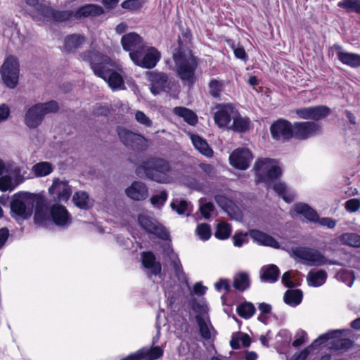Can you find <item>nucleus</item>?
Instances as JSON below:
<instances>
[{
  "mask_svg": "<svg viewBox=\"0 0 360 360\" xmlns=\"http://www.w3.org/2000/svg\"><path fill=\"white\" fill-rule=\"evenodd\" d=\"M54 169V166L49 162H39L32 167V172L37 177H43L50 174Z\"/></svg>",
  "mask_w": 360,
  "mask_h": 360,
  "instance_id": "obj_43",
  "label": "nucleus"
},
{
  "mask_svg": "<svg viewBox=\"0 0 360 360\" xmlns=\"http://www.w3.org/2000/svg\"><path fill=\"white\" fill-rule=\"evenodd\" d=\"M49 193L59 202H65L69 200L71 194V186L66 181H60L56 178L53 181L51 186L49 188Z\"/></svg>",
  "mask_w": 360,
  "mask_h": 360,
  "instance_id": "obj_19",
  "label": "nucleus"
},
{
  "mask_svg": "<svg viewBox=\"0 0 360 360\" xmlns=\"http://www.w3.org/2000/svg\"><path fill=\"white\" fill-rule=\"evenodd\" d=\"M199 167L208 176L213 177L215 175V169L213 165L207 163H201Z\"/></svg>",
  "mask_w": 360,
  "mask_h": 360,
  "instance_id": "obj_64",
  "label": "nucleus"
},
{
  "mask_svg": "<svg viewBox=\"0 0 360 360\" xmlns=\"http://www.w3.org/2000/svg\"><path fill=\"white\" fill-rule=\"evenodd\" d=\"M121 44L125 51L129 53L131 59L132 53L138 54L147 45L143 39L135 32H129L122 36Z\"/></svg>",
  "mask_w": 360,
  "mask_h": 360,
  "instance_id": "obj_18",
  "label": "nucleus"
},
{
  "mask_svg": "<svg viewBox=\"0 0 360 360\" xmlns=\"http://www.w3.org/2000/svg\"><path fill=\"white\" fill-rule=\"evenodd\" d=\"M117 134L122 143L134 150L143 151L148 148L147 140L143 136L121 127H117Z\"/></svg>",
  "mask_w": 360,
  "mask_h": 360,
  "instance_id": "obj_11",
  "label": "nucleus"
},
{
  "mask_svg": "<svg viewBox=\"0 0 360 360\" xmlns=\"http://www.w3.org/2000/svg\"><path fill=\"white\" fill-rule=\"evenodd\" d=\"M79 57L82 61L90 65L96 76L103 75L108 67H112V60L109 56L94 49L82 52Z\"/></svg>",
  "mask_w": 360,
  "mask_h": 360,
  "instance_id": "obj_7",
  "label": "nucleus"
},
{
  "mask_svg": "<svg viewBox=\"0 0 360 360\" xmlns=\"http://www.w3.org/2000/svg\"><path fill=\"white\" fill-rule=\"evenodd\" d=\"M50 214L54 224L58 226H65L70 221V214L64 206L54 205L50 210Z\"/></svg>",
  "mask_w": 360,
  "mask_h": 360,
  "instance_id": "obj_26",
  "label": "nucleus"
},
{
  "mask_svg": "<svg viewBox=\"0 0 360 360\" xmlns=\"http://www.w3.org/2000/svg\"><path fill=\"white\" fill-rule=\"evenodd\" d=\"M143 266L148 269L147 275L149 278L153 276L161 275L162 266L160 262L156 261L155 256L151 252H143L141 254Z\"/></svg>",
  "mask_w": 360,
  "mask_h": 360,
  "instance_id": "obj_21",
  "label": "nucleus"
},
{
  "mask_svg": "<svg viewBox=\"0 0 360 360\" xmlns=\"http://www.w3.org/2000/svg\"><path fill=\"white\" fill-rule=\"evenodd\" d=\"M127 195L134 200H143L148 196V188L141 181H134L125 190Z\"/></svg>",
  "mask_w": 360,
  "mask_h": 360,
  "instance_id": "obj_25",
  "label": "nucleus"
},
{
  "mask_svg": "<svg viewBox=\"0 0 360 360\" xmlns=\"http://www.w3.org/2000/svg\"><path fill=\"white\" fill-rule=\"evenodd\" d=\"M168 193L166 191H162L159 194L154 195L150 198V202L153 206L161 207L167 200Z\"/></svg>",
  "mask_w": 360,
  "mask_h": 360,
  "instance_id": "obj_52",
  "label": "nucleus"
},
{
  "mask_svg": "<svg viewBox=\"0 0 360 360\" xmlns=\"http://www.w3.org/2000/svg\"><path fill=\"white\" fill-rule=\"evenodd\" d=\"M30 14L34 20L57 23L70 20L72 13L68 11L56 10L43 3L37 11H31Z\"/></svg>",
  "mask_w": 360,
  "mask_h": 360,
  "instance_id": "obj_8",
  "label": "nucleus"
},
{
  "mask_svg": "<svg viewBox=\"0 0 360 360\" xmlns=\"http://www.w3.org/2000/svg\"><path fill=\"white\" fill-rule=\"evenodd\" d=\"M345 207L349 212H356L360 209V199H349L345 202Z\"/></svg>",
  "mask_w": 360,
  "mask_h": 360,
  "instance_id": "obj_55",
  "label": "nucleus"
},
{
  "mask_svg": "<svg viewBox=\"0 0 360 360\" xmlns=\"http://www.w3.org/2000/svg\"><path fill=\"white\" fill-rule=\"evenodd\" d=\"M170 264L172 265L175 276L177 277H180L181 274H184L183 267L181 264L180 259L179 257L173 259L170 262Z\"/></svg>",
  "mask_w": 360,
  "mask_h": 360,
  "instance_id": "obj_62",
  "label": "nucleus"
},
{
  "mask_svg": "<svg viewBox=\"0 0 360 360\" xmlns=\"http://www.w3.org/2000/svg\"><path fill=\"white\" fill-rule=\"evenodd\" d=\"M294 257L301 259L309 266H323L324 264L341 265L338 261L327 259L319 250L309 247L297 246L291 248Z\"/></svg>",
  "mask_w": 360,
  "mask_h": 360,
  "instance_id": "obj_5",
  "label": "nucleus"
},
{
  "mask_svg": "<svg viewBox=\"0 0 360 360\" xmlns=\"http://www.w3.org/2000/svg\"><path fill=\"white\" fill-rule=\"evenodd\" d=\"M121 6L129 11H139L142 8L143 4L140 0H125L121 4Z\"/></svg>",
  "mask_w": 360,
  "mask_h": 360,
  "instance_id": "obj_54",
  "label": "nucleus"
},
{
  "mask_svg": "<svg viewBox=\"0 0 360 360\" xmlns=\"http://www.w3.org/2000/svg\"><path fill=\"white\" fill-rule=\"evenodd\" d=\"M250 124V120L248 117H243L236 112L233 117V123L228 127V129L236 132H245L249 129Z\"/></svg>",
  "mask_w": 360,
  "mask_h": 360,
  "instance_id": "obj_35",
  "label": "nucleus"
},
{
  "mask_svg": "<svg viewBox=\"0 0 360 360\" xmlns=\"http://www.w3.org/2000/svg\"><path fill=\"white\" fill-rule=\"evenodd\" d=\"M72 13L71 19L72 18L80 20L88 17L99 16L103 13V9L101 6L95 4H86L79 7L75 11H68Z\"/></svg>",
  "mask_w": 360,
  "mask_h": 360,
  "instance_id": "obj_23",
  "label": "nucleus"
},
{
  "mask_svg": "<svg viewBox=\"0 0 360 360\" xmlns=\"http://www.w3.org/2000/svg\"><path fill=\"white\" fill-rule=\"evenodd\" d=\"M173 112L184 119V120L191 126H195L198 123L197 115L191 110L181 106L175 107Z\"/></svg>",
  "mask_w": 360,
  "mask_h": 360,
  "instance_id": "obj_34",
  "label": "nucleus"
},
{
  "mask_svg": "<svg viewBox=\"0 0 360 360\" xmlns=\"http://www.w3.org/2000/svg\"><path fill=\"white\" fill-rule=\"evenodd\" d=\"M209 93L215 98H220L221 93L224 90V83L221 80L212 79L209 83Z\"/></svg>",
  "mask_w": 360,
  "mask_h": 360,
  "instance_id": "obj_47",
  "label": "nucleus"
},
{
  "mask_svg": "<svg viewBox=\"0 0 360 360\" xmlns=\"http://www.w3.org/2000/svg\"><path fill=\"white\" fill-rule=\"evenodd\" d=\"M195 320L199 326L201 337L205 340H210L211 338V333L204 318L200 314H197Z\"/></svg>",
  "mask_w": 360,
  "mask_h": 360,
  "instance_id": "obj_50",
  "label": "nucleus"
},
{
  "mask_svg": "<svg viewBox=\"0 0 360 360\" xmlns=\"http://www.w3.org/2000/svg\"><path fill=\"white\" fill-rule=\"evenodd\" d=\"M235 114H236V111L234 108L230 105H226L221 107L214 113V120L219 128L226 127L228 129Z\"/></svg>",
  "mask_w": 360,
  "mask_h": 360,
  "instance_id": "obj_22",
  "label": "nucleus"
},
{
  "mask_svg": "<svg viewBox=\"0 0 360 360\" xmlns=\"http://www.w3.org/2000/svg\"><path fill=\"white\" fill-rule=\"evenodd\" d=\"M338 60L344 65L352 68L360 67V54L350 52L337 53Z\"/></svg>",
  "mask_w": 360,
  "mask_h": 360,
  "instance_id": "obj_33",
  "label": "nucleus"
},
{
  "mask_svg": "<svg viewBox=\"0 0 360 360\" xmlns=\"http://www.w3.org/2000/svg\"><path fill=\"white\" fill-rule=\"evenodd\" d=\"M150 81L151 82L150 91L153 95H158L160 92L167 91L169 89V82L166 73L150 72Z\"/></svg>",
  "mask_w": 360,
  "mask_h": 360,
  "instance_id": "obj_20",
  "label": "nucleus"
},
{
  "mask_svg": "<svg viewBox=\"0 0 360 360\" xmlns=\"http://www.w3.org/2000/svg\"><path fill=\"white\" fill-rule=\"evenodd\" d=\"M89 198L87 193L84 191H77L74 194L72 200L77 207L81 209L86 210L89 207Z\"/></svg>",
  "mask_w": 360,
  "mask_h": 360,
  "instance_id": "obj_48",
  "label": "nucleus"
},
{
  "mask_svg": "<svg viewBox=\"0 0 360 360\" xmlns=\"http://www.w3.org/2000/svg\"><path fill=\"white\" fill-rule=\"evenodd\" d=\"M338 238L342 245L360 248V235L356 233H345L341 234Z\"/></svg>",
  "mask_w": 360,
  "mask_h": 360,
  "instance_id": "obj_44",
  "label": "nucleus"
},
{
  "mask_svg": "<svg viewBox=\"0 0 360 360\" xmlns=\"http://www.w3.org/2000/svg\"><path fill=\"white\" fill-rule=\"evenodd\" d=\"M135 119L139 123H140L146 127L152 126V124H153L152 121L142 111L139 110L136 112Z\"/></svg>",
  "mask_w": 360,
  "mask_h": 360,
  "instance_id": "obj_57",
  "label": "nucleus"
},
{
  "mask_svg": "<svg viewBox=\"0 0 360 360\" xmlns=\"http://www.w3.org/2000/svg\"><path fill=\"white\" fill-rule=\"evenodd\" d=\"M36 202V195L27 192H20L13 195L11 200V215L16 221H24L33 214Z\"/></svg>",
  "mask_w": 360,
  "mask_h": 360,
  "instance_id": "obj_3",
  "label": "nucleus"
},
{
  "mask_svg": "<svg viewBox=\"0 0 360 360\" xmlns=\"http://www.w3.org/2000/svg\"><path fill=\"white\" fill-rule=\"evenodd\" d=\"M260 278L262 281L275 283L277 281L280 271L278 267L274 264L264 266L261 269Z\"/></svg>",
  "mask_w": 360,
  "mask_h": 360,
  "instance_id": "obj_31",
  "label": "nucleus"
},
{
  "mask_svg": "<svg viewBox=\"0 0 360 360\" xmlns=\"http://www.w3.org/2000/svg\"><path fill=\"white\" fill-rule=\"evenodd\" d=\"M254 170L257 176V184L259 182L269 183L282 174V170L277 165L276 160L271 158L257 160L254 165Z\"/></svg>",
  "mask_w": 360,
  "mask_h": 360,
  "instance_id": "obj_6",
  "label": "nucleus"
},
{
  "mask_svg": "<svg viewBox=\"0 0 360 360\" xmlns=\"http://www.w3.org/2000/svg\"><path fill=\"white\" fill-rule=\"evenodd\" d=\"M234 288L240 292H243L248 289L250 286V277L248 273L240 272L234 277L233 284Z\"/></svg>",
  "mask_w": 360,
  "mask_h": 360,
  "instance_id": "obj_42",
  "label": "nucleus"
},
{
  "mask_svg": "<svg viewBox=\"0 0 360 360\" xmlns=\"http://www.w3.org/2000/svg\"><path fill=\"white\" fill-rule=\"evenodd\" d=\"M191 34L188 30H182L179 35L177 44L172 49V58L176 76L184 84L192 87L197 80L195 71L198 68L197 58L189 47Z\"/></svg>",
  "mask_w": 360,
  "mask_h": 360,
  "instance_id": "obj_1",
  "label": "nucleus"
},
{
  "mask_svg": "<svg viewBox=\"0 0 360 360\" xmlns=\"http://www.w3.org/2000/svg\"><path fill=\"white\" fill-rule=\"evenodd\" d=\"M338 6L349 13L360 14V0H341L338 2Z\"/></svg>",
  "mask_w": 360,
  "mask_h": 360,
  "instance_id": "obj_46",
  "label": "nucleus"
},
{
  "mask_svg": "<svg viewBox=\"0 0 360 360\" xmlns=\"http://www.w3.org/2000/svg\"><path fill=\"white\" fill-rule=\"evenodd\" d=\"M160 59V53L153 46H146L138 54L132 53L131 60L141 68L152 69Z\"/></svg>",
  "mask_w": 360,
  "mask_h": 360,
  "instance_id": "obj_10",
  "label": "nucleus"
},
{
  "mask_svg": "<svg viewBox=\"0 0 360 360\" xmlns=\"http://www.w3.org/2000/svg\"><path fill=\"white\" fill-rule=\"evenodd\" d=\"M250 236L258 245L278 248V242L271 236L257 229L250 231Z\"/></svg>",
  "mask_w": 360,
  "mask_h": 360,
  "instance_id": "obj_24",
  "label": "nucleus"
},
{
  "mask_svg": "<svg viewBox=\"0 0 360 360\" xmlns=\"http://www.w3.org/2000/svg\"><path fill=\"white\" fill-rule=\"evenodd\" d=\"M214 210V205L212 202H207L202 204L200 207V211L201 214L205 218L209 219L210 217V213Z\"/></svg>",
  "mask_w": 360,
  "mask_h": 360,
  "instance_id": "obj_59",
  "label": "nucleus"
},
{
  "mask_svg": "<svg viewBox=\"0 0 360 360\" xmlns=\"http://www.w3.org/2000/svg\"><path fill=\"white\" fill-rule=\"evenodd\" d=\"M231 48L233 50V53L236 58L242 60L244 62L248 60V56L243 46H235V45L233 44Z\"/></svg>",
  "mask_w": 360,
  "mask_h": 360,
  "instance_id": "obj_56",
  "label": "nucleus"
},
{
  "mask_svg": "<svg viewBox=\"0 0 360 360\" xmlns=\"http://www.w3.org/2000/svg\"><path fill=\"white\" fill-rule=\"evenodd\" d=\"M252 159L251 151L245 148H237L229 155L230 165L240 170H245L248 168Z\"/></svg>",
  "mask_w": 360,
  "mask_h": 360,
  "instance_id": "obj_17",
  "label": "nucleus"
},
{
  "mask_svg": "<svg viewBox=\"0 0 360 360\" xmlns=\"http://www.w3.org/2000/svg\"><path fill=\"white\" fill-rule=\"evenodd\" d=\"M172 170V165L168 160L150 156L143 160L141 165L136 167L135 173L141 179H147L159 184H168L171 181Z\"/></svg>",
  "mask_w": 360,
  "mask_h": 360,
  "instance_id": "obj_2",
  "label": "nucleus"
},
{
  "mask_svg": "<svg viewBox=\"0 0 360 360\" xmlns=\"http://www.w3.org/2000/svg\"><path fill=\"white\" fill-rule=\"evenodd\" d=\"M316 223H319L321 226H326L328 229H333L337 224V221L330 217H319V220H317Z\"/></svg>",
  "mask_w": 360,
  "mask_h": 360,
  "instance_id": "obj_61",
  "label": "nucleus"
},
{
  "mask_svg": "<svg viewBox=\"0 0 360 360\" xmlns=\"http://www.w3.org/2000/svg\"><path fill=\"white\" fill-rule=\"evenodd\" d=\"M58 110V104L53 100L34 104L29 108L25 112V124L30 129H35L42 123L46 114L55 113Z\"/></svg>",
  "mask_w": 360,
  "mask_h": 360,
  "instance_id": "obj_4",
  "label": "nucleus"
},
{
  "mask_svg": "<svg viewBox=\"0 0 360 360\" xmlns=\"http://www.w3.org/2000/svg\"><path fill=\"white\" fill-rule=\"evenodd\" d=\"M233 245L236 247H241L244 243L248 242L246 235H244L242 233H236L233 237Z\"/></svg>",
  "mask_w": 360,
  "mask_h": 360,
  "instance_id": "obj_63",
  "label": "nucleus"
},
{
  "mask_svg": "<svg viewBox=\"0 0 360 360\" xmlns=\"http://www.w3.org/2000/svg\"><path fill=\"white\" fill-rule=\"evenodd\" d=\"M231 233V226L225 223H219L217 224L214 236L220 240H225L229 238Z\"/></svg>",
  "mask_w": 360,
  "mask_h": 360,
  "instance_id": "obj_49",
  "label": "nucleus"
},
{
  "mask_svg": "<svg viewBox=\"0 0 360 360\" xmlns=\"http://www.w3.org/2000/svg\"><path fill=\"white\" fill-rule=\"evenodd\" d=\"M295 113L300 119L311 120L317 122L328 117L330 113V109L326 105H321L297 108Z\"/></svg>",
  "mask_w": 360,
  "mask_h": 360,
  "instance_id": "obj_16",
  "label": "nucleus"
},
{
  "mask_svg": "<svg viewBox=\"0 0 360 360\" xmlns=\"http://www.w3.org/2000/svg\"><path fill=\"white\" fill-rule=\"evenodd\" d=\"M139 224L147 233H152L162 240H167L169 232L155 219L147 214H141L138 217Z\"/></svg>",
  "mask_w": 360,
  "mask_h": 360,
  "instance_id": "obj_14",
  "label": "nucleus"
},
{
  "mask_svg": "<svg viewBox=\"0 0 360 360\" xmlns=\"http://www.w3.org/2000/svg\"><path fill=\"white\" fill-rule=\"evenodd\" d=\"M196 233L201 240H207L211 236L210 226L207 224H199L196 228Z\"/></svg>",
  "mask_w": 360,
  "mask_h": 360,
  "instance_id": "obj_53",
  "label": "nucleus"
},
{
  "mask_svg": "<svg viewBox=\"0 0 360 360\" xmlns=\"http://www.w3.org/2000/svg\"><path fill=\"white\" fill-rule=\"evenodd\" d=\"M20 65L18 60L10 56L4 60L1 70V75L5 85L10 88L14 89L18 83L20 73Z\"/></svg>",
  "mask_w": 360,
  "mask_h": 360,
  "instance_id": "obj_9",
  "label": "nucleus"
},
{
  "mask_svg": "<svg viewBox=\"0 0 360 360\" xmlns=\"http://www.w3.org/2000/svg\"><path fill=\"white\" fill-rule=\"evenodd\" d=\"M294 209L297 214L303 215L309 221L316 223L319 220L318 213L306 203H297Z\"/></svg>",
  "mask_w": 360,
  "mask_h": 360,
  "instance_id": "obj_32",
  "label": "nucleus"
},
{
  "mask_svg": "<svg viewBox=\"0 0 360 360\" xmlns=\"http://www.w3.org/2000/svg\"><path fill=\"white\" fill-rule=\"evenodd\" d=\"M189 306L196 313L200 314L205 311V306L202 302L198 301L193 298L189 301Z\"/></svg>",
  "mask_w": 360,
  "mask_h": 360,
  "instance_id": "obj_58",
  "label": "nucleus"
},
{
  "mask_svg": "<svg viewBox=\"0 0 360 360\" xmlns=\"http://www.w3.org/2000/svg\"><path fill=\"white\" fill-rule=\"evenodd\" d=\"M162 254L164 259L169 262L178 257L169 245L164 247Z\"/></svg>",
  "mask_w": 360,
  "mask_h": 360,
  "instance_id": "obj_60",
  "label": "nucleus"
},
{
  "mask_svg": "<svg viewBox=\"0 0 360 360\" xmlns=\"http://www.w3.org/2000/svg\"><path fill=\"white\" fill-rule=\"evenodd\" d=\"M192 143L196 150H198L202 155L210 158L213 155V150L208 145L207 142L202 137L197 134L191 136Z\"/></svg>",
  "mask_w": 360,
  "mask_h": 360,
  "instance_id": "obj_37",
  "label": "nucleus"
},
{
  "mask_svg": "<svg viewBox=\"0 0 360 360\" xmlns=\"http://www.w3.org/2000/svg\"><path fill=\"white\" fill-rule=\"evenodd\" d=\"M328 275L326 271L320 269L316 272L309 271L307 276L308 284L313 287H319L323 285Z\"/></svg>",
  "mask_w": 360,
  "mask_h": 360,
  "instance_id": "obj_40",
  "label": "nucleus"
},
{
  "mask_svg": "<svg viewBox=\"0 0 360 360\" xmlns=\"http://www.w3.org/2000/svg\"><path fill=\"white\" fill-rule=\"evenodd\" d=\"M345 330H330L326 333L320 335L314 342L300 352L295 353L290 360H305L311 351L318 348L320 345L324 344L330 338L339 337L343 334Z\"/></svg>",
  "mask_w": 360,
  "mask_h": 360,
  "instance_id": "obj_15",
  "label": "nucleus"
},
{
  "mask_svg": "<svg viewBox=\"0 0 360 360\" xmlns=\"http://www.w3.org/2000/svg\"><path fill=\"white\" fill-rule=\"evenodd\" d=\"M302 291L300 289H288L284 294L283 300L285 303L291 307H296L302 300Z\"/></svg>",
  "mask_w": 360,
  "mask_h": 360,
  "instance_id": "obj_39",
  "label": "nucleus"
},
{
  "mask_svg": "<svg viewBox=\"0 0 360 360\" xmlns=\"http://www.w3.org/2000/svg\"><path fill=\"white\" fill-rule=\"evenodd\" d=\"M345 330V332L342 335V336L347 332L349 331V330ZM336 337L333 338H330L329 340H332L328 345V349L330 351L334 352H344L351 349L354 345V341L349 338H340Z\"/></svg>",
  "mask_w": 360,
  "mask_h": 360,
  "instance_id": "obj_28",
  "label": "nucleus"
},
{
  "mask_svg": "<svg viewBox=\"0 0 360 360\" xmlns=\"http://www.w3.org/2000/svg\"><path fill=\"white\" fill-rule=\"evenodd\" d=\"M98 77L103 79L113 90L124 88L122 77L117 72L113 70L112 67H108L103 75H98Z\"/></svg>",
  "mask_w": 360,
  "mask_h": 360,
  "instance_id": "obj_27",
  "label": "nucleus"
},
{
  "mask_svg": "<svg viewBox=\"0 0 360 360\" xmlns=\"http://www.w3.org/2000/svg\"><path fill=\"white\" fill-rule=\"evenodd\" d=\"M269 131L271 138L276 141L284 143L293 138V124L283 118L273 122Z\"/></svg>",
  "mask_w": 360,
  "mask_h": 360,
  "instance_id": "obj_12",
  "label": "nucleus"
},
{
  "mask_svg": "<svg viewBox=\"0 0 360 360\" xmlns=\"http://www.w3.org/2000/svg\"><path fill=\"white\" fill-rule=\"evenodd\" d=\"M273 189L278 196L281 197L288 203H290L295 200V193L283 182L276 183Z\"/></svg>",
  "mask_w": 360,
  "mask_h": 360,
  "instance_id": "obj_36",
  "label": "nucleus"
},
{
  "mask_svg": "<svg viewBox=\"0 0 360 360\" xmlns=\"http://www.w3.org/2000/svg\"><path fill=\"white\" fill-rule=\"evenodd\" d=\"M214 200L220 207L233 217L232 213L235 212L237 207L231 200L223 195H216L214 196Z\"/></svg>",
  "mask_w": 360,
  "mask_h": 360,
  "instance_id": "obj_41",
  "label": "nucleus"
},
{
  "mask_svg": "<svg viewBox=\"0 0 360 360\" xmlns=\"http://www.w3.org/2000/svg\"><path fill=\"white\" fill-rule=\"evenodd\" d=\"M85 41V37L79 34H72L64 39V49L67 53L75 52L81 48Z\"/></svg>",
  "mask_w": 360,
  "mask_h": 360,
  "instance_id": "obj_29",
  "label": "nucleus"
},
{
  "mask_svg": "<svg viewBox=\"0 0 360 360\" xmlns=\"http://www.w3.org/2000/svg\"><path fill=\"white\" fill-rule=\"evenodd\" d=\"M188 203L185 200H173L171 204L170 207L172 210L175 211L178 214L183 215L186 213L187 209H188Z\"/></svg>",
  "mask_w": 360,
  "mask_h": 360,
  "instance_id": "obj_51",
  "label": "nucleus"
},
{
  "mask_svg": "<svg viewBox=\"0 0 360 360\" xmlns=\"http://www.w3.org/2000/svg\"><path fill=\"white\" fill-rule=\"evenodd\" d=\"M35 205L34 222L37 224L43 225L51 217L50 210L43 202L36 200Z\"/></svg>",
  "mask_w": 360,
  "mask_h": 360,
  "instance_id": "obj_30",
  "label": "nucleus"
},
{
  "mask_svg": "<svg viewBox=\"0 0 360 360\" xmlns=\"http://www.w3.org/2000/svg\"><path fill=\"white\" fill-rule=\"evenodd\" d=\"M255 311L254 304L248 302L240 304L236 309L238 314L245 319H250L255 314Z\"/></svg>",
  "mask_w": 360,
  "mask_h": 360,
  "instance_id": "obj_45",
  "label": "nucleus"
},
{
  "mask_svg": "<svg viewBox=\"0 0 360 360\" xmlns=\"http://www.w3.org/2000/svg\"><path fill=\"white\" fill-rule=\"evenodd\" d=\"M140 354L141 360H156L163 355V349L159 346L152 347L150 348L143 347L138 350Z\"/></svg>",
  "mask_w": 360,
  "mask_h": 360,
  "instance_id": "obj_38",
  "label": "nucleus"
},
{
  "mask_svg": "<svg viewBox=\"0 0 360 360\" xmlns=\"http://www.w3.org/2000/svg\"><path fill=\"white\" fill-rule=\"evenodd\" d=\"M322 133L321 124L314 121L295 122L293 123V138L307 140Z\"/></svg>",
  "mask_w": 360,
  "mask_h": 360,
  "instance_id": "obj_13",
  "label": "nucleus"
}]
</instances>
